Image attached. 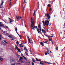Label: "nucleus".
Here are the masks:
<instances>
[{"label":"nucleus","instance_id":"37998d69","mask_svg":"<svg viewBox=\"0 0 65 65\" xmlns=\"http://www.w3.org/2000/svg\"><path fill=\"white\" fill-rule=\"evenodd\" d=\"M6 28L8 29V26H6Z\"/></svg>","mask_w":65,"mask_h":65},{"label":"nucleus","instance_id":"09e8293b","mask_svg":"<svg viewBox=\"0 0 65 65\" xmlns=\"http://www.w3.org/2000/svg\"><path fill=\"white\" fill-rule=\"evenodd\" d=\"M50 13H49V19H50V17H51L50 16Z\"/></svg>","mask_w":65,"mask_h":65},{"label":"nucleus","instance_id":"423d86ee","mask_svg":"<svg viewBox=\"0 0 65 65\" xmlns=\"http://www.w3.org/2000/svg\"><path fill=\"white\" fill-rule=\"evenodd\" d=\"M22 57H23V58H24V59H25V60H26V61H27L28 60H27V58H26V57H25V56H23Z\"/></svg>","mask_w":65,"mask_h":65},{"label":"nucleus","instance_id":"cd10ccee","mask_svg":"<svg viewBox=\"0 0 65 65\" xmlns=\"http://www.w3.org/2000/svg\"><path fill=\"white\" fill-rule=\"evenodd\" d=\"M24 50H25V51H27V49L26 47L24 48Z\"/></svg>","mask_w":65,"mask_h":65},{"label":"nucleus","instance_id":"0e129e2a","mask_svg":"<svg viewBox=\"0 0 65 65\" xmlns=\"http://www.w3.org/2000/svg\"><path fill=\"white\" fill-rule=\"evenodd\" d=\"M44 63H47V62L44 61Z\"/></svg>","mask_w":65,"mask_h":65},{"label":"nucleus","instance_id":"052dcab7","mask_svg":"<svg viewBox=\"0 0 65 65\" xmlns=\"http://www.w3.org/2000/svg\"><path fill=\"white\" fill-rule=\"evenodd\" d=\"M3 3H2V4H1V5L2 6L3 5Z\"/></svg>","mask_w":65,"mask_h":65},{"label":"nucleus","instance_id":"864d4df0","mask_svg":"<svg viewBox=\"0 0 65 65\" xmlns=\"http://www.w3.org/2000/svg\"><path fill=\"white\" fill-rule=\"evenodd\" d=\"M26 55H27V56H28V53H25Z\"/></svg>","mask_w":65,"mask_h":65},{"label":"nucleus","instance_id":"49530a36","mask_svg":"<svg viewBox=\"0 0 65 65\" xmlns=\"http://www.w3.org/2000/svg\"><path fill=\"white\" fill-rule=\"evenodd\" d=\"M21 63H23V60H21Z\"/></svg>","mask_w":65,"mask_h":65},{"label":"nucleus","instance_id":"2f4dec72","mask_svg":"<svg viewBox=\"0 0 65 65\" xmlns=\"http://www.w3.org/2000/svg\"><path fill=\"white\" fill-rule=\"evenodd\" d=\"M31 34H32V33H28V35H31Z\"/></svg>","mask_w":65,"mask_h":65},{"label":"nucleus","instance_id":"680f3d73","mask_svg":"<svg viewBox=\"0 0 65 65\" xmlns=\"http://www.w3.org/2000/svg\"><path fill=\"white\" fill-rule=\"evenodd\" d=\"M12 65H15V64L14 63L13 64H12Z\"/></svg>","mask_w":65,"mask_h":65},{"label":"nucleus","instance_id":"69168bd1","mask_svg":"<svg viewBox=\"0 0 65 65\" xmlns=\"http://www.w3.org/2000/svg\"><path fill=\"white\" fill-rule=\"evenodd\" d=\"M26 42H27V41H26L24 43H26Z\"/></svg>","mask_w":65,"mask_h":65},{"label":"nucleus","instance_id":"8fccbe9b","mask_svg":"<svg viewBox=\"0 0 65 65\" xmlns=\"http://www.w3.org/2000/svg\"><path fill=\"white\" fill-rule=\"evenodd\" d=\"M10 61L11 62H12V61H13V60H10Z\"/></svg>","mask_w":65,"mask_h":65},{"label":"nucleus","instance_id":"9d476101","mask_svg":"<svg viewBox=\"0 0 65 65\" xmlns=\"http://www.w3.org/2000/svg\"><path fill=\"white\" fill-rule=\"evenodd\" d=\"M3 37H2V36L1 34H0V39L1 40V39Z\"/></svg>","mask_w":65,"mask_h":65},{"label":"nucleus","instance_id":"5701e85b","mask_svg":"<svg viewBox=\"0 0 65 65\" xmlns=\"http://www.w3.org/2000/svg\"><path fill=\"white\" fill-rule=\"evenodd\" d=\"M38 27L39 28H41V25H40V24H39L38 25Z\"/></svg>","mask_w":65,"mask_h":65},{"label":"nucleus","instance_id":"7ed1b4c3","mask_svg":"<svg viewBox=\"0 0 65 65\" xmlns=\"http://www.w3.org/2000/svg\"><path fill=\"white\" fill-rule=\"evenodd\" d=\"M45 25H46L47 26H48V24H49V21L45 20Z\"/></svg>","mask_w":65,"mask_h":65},{"label":"nucleus","instance_id":"774afa93","mask_svg":"<svg viewBox=\"0 0 65 65\" xmlns=\"http://www.w3.org/2000/svg\"><path fill=\"white\" fill-rule=\"evenodd\" d=\"M47 6H48V7H49V4H48Z\"/></svg>","mask_w":65,"mask_h":65},{"label":"nucleus","instance_id":"4468645a","mask_svg":"<svg viewBox=\"0 0 65 65\" xmlns=\"http://www.w3.org/2000/svg\"><path fill=\"white\" fill-rule=\"evenodd\" d=\"M50 36H49V41H52V38H50Z\"/></svg>","mask_w":65,"mask_h":65},{"label":"nucleus","instance_id":"72a5a7b5","mask_svg":"<svg viewBox=\"0 0 65 65\" xmlns=\"http://www.w3.org/2000/svg\"><path fill=\"white\" fill-rule=\"evenodd\" d=\"M17 44V45H18L19 44V42L18 41H17L16 42Z\"/></svg>","mask_w":65,"mask_h":65},{"label":"nucleus","instance_id":"39448f33","mask_svg":"<svg viewBox=\"0 0 65 65\" xmlns=\"http://www.w3.org/2000/svg\"><path fill=\"white\" fill-rule=\"evenodd\" d=\"M51 24H52V23H50V24L49 26V28H51V29H52V26H51Z\"/></svg>","mask_w":65,"mask_h":65},{"label":"nucleus","instance_id":"58836bf2","mask_svg":"<svg viewBox=\"0 0 65 65\" xmlns=\"http://www.w3.org/2000/svg\"><path fill=\"white\" fill-rule=\"evenodd\" d=\"M45 30H46V31H47V32L48 31V29H45Z\"/></svg>","mask_w":65,"mask_h":65},{"label":"nucleus","instance_id":"f8f14e48","mask_svg":"<svg viewBox=\"0 0 65 65\" xmlns=\"http://www.w3.org/2000/svg\"><path fill=\"white\" fill-rule=\"evenodd\" d=\"M28 40L29 41V43H31V40H30V38L28 39Z\"/></svg>","mask_w":65,"mask_h":65},{"label":"nucleus","instance_id":"5fc2aeb1","mask_svg":"<svg viewBox=\"0 0 65 65\" xmlns=\"http://www.w3.org/2000/svg\"><path fill=\"white\" fill-rule=\"evenodd\" d=\"M23 9H24V8H25V7L23 6Z\"/></svg>","mask_w":65,"mask_h":65},{"label":"nucleus","instance_id":"1a4fd4ad","mask_svg":"<svg viewBox=\"0 0 65 65\" xmlns=\"http://www.w3.org/2000/svg\"><path fill=\"white\" fill-rule=\"evenodd\" d=\"M47 17L48 18V19H49V14L48 13L47 14Z\"/></svg>","mask_w":65,"mask_h":65},{"label":"nucleus","instance_id":"b1692460","mask_svg":"<svg viewBox=\"0 0 65 65\" xmlns=\"http://www.w3.org/2000/svg\"><path fill=\"white\" fill-rule=\"evenodd\" d=\"M32 60L33 62H35V60L34 59V58H32Z\"/></svg>","mask_w":65,"mask_h":65},{"label":"nucleus","instance_id":"aec40b11","mask_svg":"<svg viewBox=\"0 0 65 65\" xmlns=\"http://www.w3.org/2000/svg\"><path fill=\"white\" fill-rule=\"evenodd\" d=\"M20 63L19 62H17V65H20Z\"/></svg>","mask_w":65,"mask_h":65},{"label":"nucleus","instance_id":"c756f323","mask_svg":"<svg viewBox=\"0 0 65 65\" xmlns=\"http://www.w3.org/2000/svg\"><path fill=\"white\" fill-rule=\"evenodd\" d=\"M56 50H57V51H58V45H57V46L56 48Z\"/></svg>","mask_w":65,"mask_h":65},{"label":"nucleus","instance_id":"f3484780","mask_svg":"<svg viewBox=\"0 0 65 65\" xmlns=\"http://www.w3.org/2000/svg\"><path fill=\"white\" fill-rule=\"evenodd\" d=\"M22 43H21L20 44V46L21 47H23V45H22Z\"/></svg>","mask_w":65,"mask_h":65},{"label":"nucleus","instance_id":"ea45409f","mask_svg":"<svg viewBox=\"0 0 65 65\" xmlns=\"http://www.w3.org/2000/svg\"><path fill=\"white\" fill-rule=\"evenodd\" d=\"M37 31L38 32V33H39V29H37Z\"/></svg>","mask_w":65,"mask_h":65},{"label":"nucleus","instance_id":"412c9836","mask_svg":"<svg viewBox=\"0 0 65 65\" xmlns=\"http://www.w3.org/2000/svg\"><path fill=\"white\" fill-rule=\"evenodd\" d=\"M34 13L33 16H34L35 15V10H34Z\"/></svg>","mask_w":65,"mask_h":65},{"label":"nucleus","instance_id":"7c9ffc66","mask_svg":"<svg viewBox=\"0 0 65 65\" xmlns=\"http://www.w3.org/2000/svg\"><path fill=\"white\" fill-rule=\"evenodd\" d=\"M11 22H12V20L11 19H10V23Z\"/></svg>","mask_w":65,"mask_h":65},{"label":"nucleus","instance_id":"6e6d98bb","mask_svg":"<svg viewBox=\"0 0 65 65\" xmlns=\"http://www.w3.org/2000/svg\"><path fill=\"white\" fill-rule=\"evenodd\" d=\"M2 3H3V0L2 1Z\"/></svg>","mask_w":65,"mask_h":65},{"label":"nucleus","instance_id":"f704fd0d","mask_svg":"<svg viewBox=\"0 0 65 65\" xmlns=\"http://www.w3.org/2000/svg\"><path fill=\"white\" fill-rule=\"evenodd\" d=\"M17 51H18V52H20V51H21V50L20 49H18V50Z\"/></svg>","mask_w":65,"mask_h":65},{"label":"nucleus","instance_id":"de8ad7c7","mask_svg":"<svg viewBox=\"0 0 65 65\" xmlns=\"http://www.w3.org/2000/svg\"><path fill=\"white\" fill-rule=\"evenodd\" d=\"M44 42L45 43H47V41H46L45 42Z\"/></svg>","mask_w":65,"mask_h":65},{"label":"nucleus","instance_id":"a18cd8bd","mask_svg":"<svg viewBox=\"0 0 65 65\" xmlns=\"http://www.w3.org/2000/svg\"><path fill=\"white\" fill-rule=\"evenodd\" d=\"M53 35H51V37H53Z\"/></svg>","mask_w":65,"mask_h":65},{"label":"nucleus","instance_id":"a878e982","mask_svg":"<svg viewBox=\"0 0 65 65\" xmlns=\"http://www.w3.org/2000/svg\"><path fill=\"white\" fill-rule=\"evenodd\" d=\"M51 7H50V9H49V11H51L52 9H51Z\"/></svg>","mask_w":65,"mask_h":65},{"label":"nucleus","instance_id":"20e7f679","mask_svg":"<svg viewBox=\"0 0 65 65\" xmlns=\"http://www.w3.org/2000/svg\"><path fill=\"white\" fill-rule=\"evenodd\" d=\"M4 27V25H3L2 24H0V30L1 29L0 27Z\"/></svg>","mask_w":65,"mask_h":65},{"label":"nucleus","instance_id":"9b49d317","mask_svg":"<svg viewBox=\"0 0 65 65\" xmlns=\"http://www.w3.org/2000/svg\"><path fill=\"white\" fill-rule=\"evenodd\" d=\"M9 38H11V37H12V35H9Z\"/></svg>","mask_w":65,"mask_h":65},{"label":"nucleus","instance_id":"0eeeda50","mask_svg":"<svg viewBox=\"0 0 65 65\" xmlns=\"http://www.w3.org/2000/svg\"><path fill=\"white\" fill-rule=\"evenodd\" d=\"M40 43L41 45H42V46H44L43 43L42 42H40Z\"/></svg>","mask_w":65,"mask_h":65},{"label":"nucleus","instance_id":"603ef678","mask_svg":"<svg viewBox=\"0 0 65 65\" xmlns=\"http://www.w3.org/2000/svg\"><path fill=\"white\" fill-rule=\"evenodd\" d=\"M39 61H40V62L41 61V59H39Z\"/></svg>","mask_w":65,"mask_h":65},{"label":"nucleus","instance_id":"bf43d9fd","mask_svg":"<svg viewBox=\"0 0 65 65\" xmlns=\"http://www.w3.org/2000/svg\"><path fill=\"white\" fill-rule=\"evenodd\" d=\"M16 56H18V54H16Z\"/></svg>","mask_w":65,"mask_h":65},{"label":"nucleus","instance_id":"79ce46f5","mask_svg":"<svg viewBox=\"0 0 65 65\" xmlns=\"http://www.w3.org/2000/svg\"><path fill=\"white\" fill-rule=\"evenodd\" d=\"M32 65H34V63H33V62H32Z\"/></svg>","mask_w":65,"mask_h":65},{"label":"nucleus","instance_id":"c85d7f7f","mask_svg":"<svg viewBox=\"0 0 65 65\" xmlns=\"http://www.w3.org/2000/svg\"><path fill=\"white\" fill-rule=\"evenodd\" d=\"M16 18L17 20H19V17L17 16L16 17Z\"/></svg>","mask_w":65,"mask_h":65},{"label":"nucleus","instance_id":"393cba45","mask_svg":"<svg viewBox=\"0 0 65 65\" xmlns=\"http://www.w3.org/2000/svg\"><path fill=\"white\" fill-rule=\"evenodd\" d=\"M0 60H1V61H2V60H3V58H2L0 57Z\"/></svg>","mask_w":65,"mask_h":65},{"label":"nucleus","instance_id":"c03bdc74","mask_svg":"<svg viewBox=\"0 0 65 65\" xmlns=\"http://www.w3.org/2000/svg\"><path fill=\"white\" fill-rule=\"evenodd\" d=\"M49 7H50V8L51 7V4H49Z\"/></svg>","mask_w":65,"mask_h":65},{"label":"nucleus","instance_id":"ddd939ff","mask_svg":"<svg viewBox=\"0 0 65 65\" xmlns=\"http://www.w3.org/2000/svg\"><path fill=\"white\" fill-rule=\"evenodd\" d=\"M42 22L43 24H44V26H45L46 25L45 24V23H44V21H43Z\"/></svg>","mask_w":65,"mask_h":65},{"label":"nucleus","instance_id":"e2e57ef3","mask_svg":"<svg viewBox=\"0 0 65 65\" xmlns=\"http://www.w3.org/2000/svg\"><path fill=\"white\" fill-rule=\"evenodd\" d=\"M52 64V63H51V62H49V64Z\"/></svg>","mask_w":65,"mask_h":65},{"label":"nucleus","instance_id":"6ab92c4d","mask_svg":"<svg viewBox=\"0 0 65 65\" xmlns=\"http://www.w3.org/2000/svg\"><path fill=\"white\" fill-rule=\"evenodd\" d=\"M42 32H46V31L43 29H42Z\"/></svg>","mask_w":65,"mask_h":65},{"label":"nucleus","instance_id":"f03ea898","mask_svg":"<svg viewBox=\"0 0 65 65\" xmlns=\"http://www.w3.org/2000/svg\"><path fill=\"white\" fill-rule=\"evenodd\" d=\"M31 27H33V26H34V21L33 20V18L32 17L31 19Z\"/></svg>","mask_w":65,"mask_h":65},{"label":"nucleus","instance_id":"a211bd4d","mask_svg":"<svg viewBox=\"0 0 65 65\" xmlns=\"http://www.w3.org/2000/svg\"><path fill=\"white\" fill-rule=\"evenodd\" d=\"M15 30L16 32H17V30H18V28H17V27H15Z\"/></svg>","mask_w":65,"mask_h":65},{"label":"nucleus","instance_id":"2eb2a0df","mask_svg":"<svg viewBox=\"0 0 65 65\" xmlns=\"http://www.w3.org/2000/svg\"><path fill=\"white\" fill-rule=\"evenodd\" d=\"M15 50H19V48L17 46H16L15 47Z\"/></svg>","mask_w":65,"mask_h":65},{"label":"nucleus","instance_id":"f257e3e1","mask_svg":"<svg viewBox=\"0 0 65 65\" xmlns=\"http://www.w3.org/2000/svg\"><path fill=\"white\" fill-rule=\"evenodd\" d=\"M1 43H2V44H3L4 46H5V45H6V43L7 44V43H8L6 41L3 40L2 41Z\"/></svg>","mask_w":65,"mask_h":65},{"label":"nucleus","instance_id":"3c124183","mask_svg":"<svg viewBox=\"0 0 65 65\" xmlns=\"http://www.w3.org/2000/svg\"><path fill=\"white\" fill-rule=\"evenodd\" d=\"M40 31H41V28L40 27Z\"/></svg>","mask_w":65,"mask_h":65},{"label":"nucleus","instance_id":"473e14b6","mask_svg":"<svg viewBox=\"0 0 65 65\" xmlns=\"http://www.w3.org/2000/svg\"><path fill=\"white\" fill-rule=\"evenodd\" d=\"M47 52H49V50H48V49L47 48Z\"/></svg>","mask_w":65,"mask_h":65},{"label":"nucleus","instance_id":"e433bc0d","mask_svg":"<svg viewBox=\"0 0 65 65\" xmlns=\"http://www.w3.org/2000/svg\"><path fill=\"white\" fill-rule=\"evenodd\" d=\"M36 60H37V61H39V60H38L37 58H36Z\"/></svg>","mask_w":65,"mask_h":65},{"label":"nucleus","instance_id":"dca6fc26","mask_svg":"<svg viewBox=\"0 0 65 65\" xmlns=\"http://www.w3.org/2000/svg\"><path fill=\"white\" fill-rule=\"evenodd\" d=\"M45 55H47V54L48 55V54H49V53H46L45 52Z\"/></svg>","mask_w":65,"mask_h":65},{"label":"nucleus","instance_id":"bb28decb","mask_svg":"<svg viewBox=\"0 0 65 65\" xmlns=\"http://www.w3.org/2000/svg\"><path fill=\"white\" fill-rule=\"evenodd\" d=\"M40 64H42V65H44V64L43 63H42L41 62L40 63Z\"/></svg>","mask_w":65,"mask_h":65},{"label":"nucleus","instance_id":"4be33fe9","mask_svg":"<svg viewBox=\"0 0 65 65\" xmlns=\"http://www.w3.org/2000/svg\"><path fill=\"white\" fill-rule=\"evenodd\" d=\"M22 60H23V58L22 57H20L19 61H21Z\"/></svg>","mask_w":65,"mask_h":65},{"label":"nucleus","instance_id":"4d7b16f0","mask_svg":"<svg viewBox=\"0 0 65 65\" xmlns=\"http://www.w3.org/2000/svg\"><path fill=\"white\" fill-rule=\"evenodd\" d=\"M11 38H12V39H13V37H12V36Z\"/></svg>","mask_w":65,"mask_h":65},{"label":"nucleus","instance_id":"6e6552de","mask_svg":"<svg viewBox=\"0 0 65 65\" xmlns=\"http://www.w3.org/2000/svg\"><path fill=\"white\" fill-rule=\"evenodd\" d=\"M5 35L6 36H8L9 35V34H8L7 33H5Z\"/></svg>","mask_w":65,"mask_h":65},{"label":"nucleus","instance_id":"13d9d810","mask_svg":"<svg viewBox=\"0 0 65 65\" xmlns=\"http://www.w3.org/2000/svg\"><path fill=\"white\" fill-rule=\"evenodd\" d=\"M47 64H49V62H46Z\"/></svg>","mask_w":65,"mask_h":65},{"label":"nucleus","instance_id":"4c0bfd02","mask_svg":"<svg viewBox=\"0 0 65 65\" xmlns=\"http://www.w3.org/2000/svg\"><path fill=\"white\" fill-rule=\"evenodd\" d=\"M19 35V36H20V37H21V35H19V34H18V33H17Z\"/></svg>","mask_w":65,"mask_h":65},{"label":"nucleus","instance_id":"a19ab883","mask_svg":"<svg viewBox=\"0 0 65 65\" xmlns=\"http://www.w3.org/2000/svg\"><path fill=\"white\" fill-rule=\"evenodd\" d=\"M63 19H65V15L64 16V17H63Z\"/></svg>","mask_w":65,"mask_h":65},{"label":"nucleus","instance_id":"c9c22d12","mask_svg":"<svg viewBox=\"0 0 65 65\" xmlns=\"http://www.w3.org/2000/svg\"><path fill=\"white\" fill-rule=\"evenodd\" d=\"M31 27L32 28L31 29H32V30H34V27H33H33Z\"/></svg>","mask_w":65,"mask_h":65},{"label":"nucleus","instance_id":"338daca9","mask_svg":"<svg viewBox=\"0 0 65 65\" xmlns=\"http://www.w3.org/2000/svg\"><path fill=\"white\" fill-rule=\"evenodd\" d=\"M34 28H36V27H35V26H34Z\"/></svg>","mask_w":65,"mask_h":65}]
</instances>
